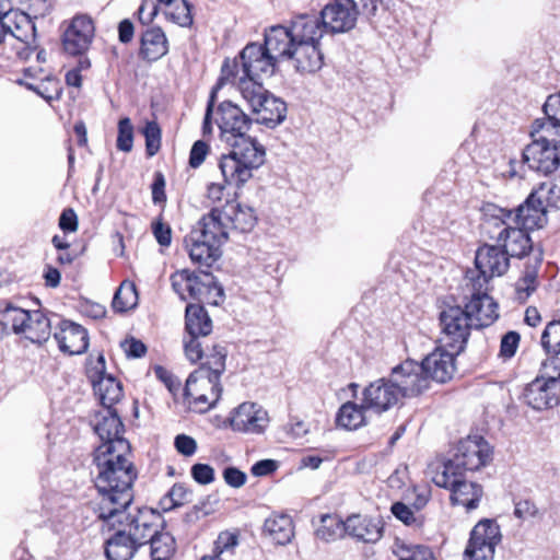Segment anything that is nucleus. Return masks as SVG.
Segmentation results:
<instances>
[{"label": "nucleus", "mask_w": 560, "mask_h": 560, "mask_svg": "<svg viewBox=\"0 0 560 560\" xmlns=\"http://www.w3.org/2000/svg\"><path fill=\"white\" fill-rule=\"evenodd\" d=\"M522 162L530 171L549 175L558 170L560 155L558 148L545 145L542 142H530L523 151Z\"/></svg>", "instance_id": "obj_22"}, {"label": "nucleus", "mask_w": 560, "mask_h": 560, "mask_svg": "<svg viewBox=\"0 0 560 560\" xmlns=\"http://www.w3.org/2000/svg\"><path fill=\"white\" fill-rule=\"evenodd\" d=\"M347 535L364 542H376L383 535L380 521L354 514L346 520Z\"/></svg>", "instance_id": "obj_30"}, {"label": "nucleus", "mask_w": 560, "mask_h": 560, "mask_svg": "<svg viewBox=\"0 0 560 560\" xmlns=\"http://www.w3.org/2000/svg\"><path fill=\"white\" fill-rule=\"evenodd\" d=\"M264 532L276 544L287 545L294 537V526L289 515H271L264 524Z\"/></svg>", "instance_id": "obj_34"}, {"label": "nucleus", "mask_w": 560, "mask_h": 560, "mask_svg": "<svg viewBox=\"0 0 560 560\" xmlns=\"http://www.w3.org/2000/svg\"><path fill=\"white\" fill-rule=\"evenodd\" d=\"M133 143V127L128 117L121 118L118 122L117 149L130 152Z\"/></svg>", "instance_id": "obj_51"}, {"label": "nucleus", "mask_w": 560, "mask_h": 560, "mask_svg": "<svg viewBox=\"0 0 560 560\" xmlns=\"http://www.w3.org/2000/svg\"><path fill=\"white\" fill-rule=\"evenodd\" d=\"M175 448L184 456H192L197 451V442L189 435L178 434L174 441Z\"/></svg>", "instance_id": "obj_62"}, {"label": "nucleus", "mask_w": 560, "mask_h": 560, "mask_svg": "<svg viewBox=\"0 0 560 560\" xmlns=\"http://www.w3.org/2000/svg\"><path fill=\"white\" fill-rule=\"evenodd\" d=\"M537 284V270L536 268H527L521 279L515 284V291L518 299H527L535 290Z\"/></svg>", "instance_id": "obj_49"}, {"label": "nucleus", "mask_w": 560, "mask_h": 560, "mask_svg": "<svg viewBox=\"0 0 560 560\" xmlns=\"http://www.w3.org/2000/svg\"><path fill=\"white\" fill-rule=\"evenodd\" d=\"M520 340L521 336L516 331L511 330L503 335L500 342L499 357L503 360H509L513 358L520 346Z\"/></svg>", "instance_id": "obj_53"}, {"label": "nucleus", "mask_w": 560, "mask_h": 560, "mask_svg": "<svg viewBox=\"0 0 560 560\" xmlns=\"http://www.w3.org/2000/svg\"><path fill=\"white\" fill-rule=\"evenodd\" d=\"M541 345L548 353L553 355L560 353V320L550 322L546 326L541 336Z\"/></svg>", "instance_id": "obj_46"}, {"label": "nucleus", "mask_w": 560, "mask_h": 560, "mask_svg": "<svg viewBox=\"0 0 560 560\" xmlns=\"http://www.w3.org/2000/svg\"><path fill=\"white\" fill-rule=\"evenodd\" d=\"M168 51V43L161 27H151L144 31L140 39L139 56L149 62L156 61Z\"/></svg>", "instance_id": "obj_31"}, {"label": "nucleus", "mask_w": 560, "mask_h": 560, "mask_svg": "<svg viewBox=\"0 0 560 560\" xmlns=\"http://www.w3.org/2000/svg\"><path fill=\"white\" fill-rule=\"evenodd\" d=\"M229 218V228H233L243 233L250 232L257 222L255 211L250 207L238 203L228 205L223 208Z\"/></svg>", "instance_id": "obj_38"}, {"label": "nucleus", "mask_w": 560, "mask_h": 560, "mask_svg": "<svg viewBox=\"0 0 560 560\" xmlns=\"http://www.w3.org/2000/svg\"><path fill=\"white\" fill-rule=\"evenodd\" d=\"M191 491L183 483H175L168 491L166 498L171 501V506H180L190 501Z\"/></svg>", "instance_id": "obj_58"}, {"label": "nucleus", "mask_w": 560, "mask_h": 560, "mask_svg": "<svg viewBox=\"0 0 560 560\" xmlns=\"http://www.w3.org/2000/svg\"><path fill=\"white\" fill-rule=\"evenodd\" d=\"M128 441H116L109 446H97L94 451L92 474L98 501L95 512L105 511L113 515L117 506H126L133 500L132 485L137 470L130 460Z\"/></svg>", "instance_id": "obj_1"}, {"label": "nucleus", "mask_w": 560, "mask_h": 560, "mask_svg": "<svg viewBox=\"0 0 560 560\" xmlns=\"http://www.w3.org/2000/svg\"><path fill=\"white\" fill-rule=\"evenodd\" d=\"M184 350L187 359L196 363L197 361L201 360L202 358L207 359V355L212 354L214 351L210 353H205L202 345L199 340V337L196 336H189L188 339H185L184 341Z\"/></svg>", "instance_id": "obj_55"}, {"label": "nucleus", "mask_w": 560, "mask_h": 560, "mask_svg": "<svg viewBox=\"0 0 560 560\" xmlns=\"http://www.w3.org/2000/svg\"><path fill=\"white\" fill-rule=\"evenodd\" d=\"M432 481L440 488H445L451 491V501L454 505H463L467 511L477 509L482 495V487L476 482L467 481L465 474L455 476L448 472L445 485L438 481V470L429 469Z\"/></svg>", "instance_id": "obj_15"}, {"label": "nucleus", "mask_w": 560, "mask_h": 560, "mask_svg": "<svg viewBox=\"0 0 560 560\" xmlns=\"http://www.w3.org/2000/svg\"><path fill=\"white\" fill-rule=\"evenodd\" d=\"M30 319V311L7 305L0 310V334H22L25 323Z\"/></svg>", "instance_id": "obj_41"}, {"label": "nucleus", "mask_w": 560, "mask_h": 560, "mask_svg": "<svg viewBox=\"0 0 560 560\" xmlns=\"http://www.w3.org/2000/svg\"><path fill=\"white\" fill-rule=\"evenodd\" d=\"M185 327L188 336H208L212 330V322L206 310L199 304H188L185 312Z\"/></svg>", "instance_id": "obj_36"}, {"label": "nucleus", "mask_w": 560, "mask_h": 560, "mask_svg": "<svg viewBox=\"0 0 560 560\" xmlns=\"http://www.w3.org/2000/svg\"><path fill=\"white\" fill-rule=\"evenodd\" d=\"M139 546L124 530L117 527L106 541L105 553L108 560H131Z\"/></svg>", "instance_id": "obj_35"}, {"label": "nucleus", "mask_w": 560, "mask_h": 560, "mask_svg": "<svg viewBox=\"0 0 560 560\" xmlns=\"http://www.w3.org/2000/svg\"><path fill=\"white\" fill-rule=\"evenodd\" d=\"M277 62L275 57L270 56L261 44L250 43L244 47L237 60L226 59L221 69V77L212 88L207 104L203 119V133H210L212 130L211 116L215 103L217 92L226 83H237L238 89L243 81H257L264 77H270L276 70Z\"/></svg>", "instance_id": "obj_2"}, {"label": "nucleus", "mask_w": 560, "mask_h": 560, "mask_svg": "<svg viewBox=\"0 0 560 560\" xmlns=\"http://www.w3.org/2000/svg\"><path fill=\"white\" fill-rule=\"evenodd\" d=\"M184 243L190 259L200 266L210 267L221 256V246L192 230L185 236Z\"/></svg>", "instance_id": "obj_28"}, {"label": "nucleus", "mask_w": 560, "mask_h": 560, "mask_svg": "<svg viewBox=\"0 0 560 560\" xmlns=\"http://www.w3.org/2000/svg\"><path fill=\"white\" fill-rule=\"evenodd\" d=\"M150 542V556L152 560H172L176 551L175 538L167 532H156Z\"/></svg>", "instance_id": "obj_42"}, {"label": "nucleus", "mask_w": 560, "mask_h": 560, "mask_svg": "<svg viewBox=\"0 0 560 560\" xmlns=\"http://www.w3.org/2000/svg\"><path fill=\"white\" fill-rule=\"evenodd\" d=\"M213 353L207 355V361L188 376L185 385V396L191 398L199 411H207L220 399L222 386L220 376L225 371L226 351L221 346H213Z\"/></svg>", "instance_id": "obj_3"}, {"label": "nucleus", "mask_w": 560, "mask_h": 560, "mask_svg": "<svg viewBox=\"0 0 560 560\" xmlns=\"http://www.w3.org/2000/svg\"><path fill=\"white\" fill-rule=\"evenodd\" d=\"M402 399L421 395L430 386L419 362L406 360L392 369L388 375Z\"/></svg>", "instance_id": "obj_16"}, {"label": "nucleus", "mask_w": 560, "mask_h": 560, "mask_svg": "<svg viewBox=\"0 0 560 560\" xmlns=\"http://www.w3.org/2000/svg\"><path fill=\"white\" fill-rule=\"evenodd\" d=\"M138 304L136 285L130 281H122L116 290L112 306L118 313L127 312Z\"/></svg>", "instance_id": "obj_44"}, {"label": "nucleus", "mask_w": 560, "mask_h": 560, "mask_svg": "<svg viewBox=\"0 0 560 560\" xmlns=\"http://www.w3.org/2000/svg\"><path fill=\"white\" fill-rule=\"evenodd\" d=\"M491 445L479 435H468L460 440L452 458L446 462H438L430 465L429 469L438 470V481L445 485L448 472L459 476L467 471H477L486 467L492 460Z\"/></svg>", "instance_id": "obj_5"}, {"label": "nucleus", "mask_w": 560, "mask_h": 560, "mask_svg": "<svg viewBox=\"0 0 560 560\" xmlns=\"http://www.w3.org/2000/svg\"><path fill=\"white\" fill-rule=\"evenodd\" d=\"M94 432L101 440L98 446H109L116 441H127L122 434L124 423L115 408H102L91 420Z\"/></svg>", "instance_id": "obj_23"}, {"label": "nucleus", "mask_w": 560, "mask_h": 560, "mask_svg": "<svg viewBox=\"0 0 560 560\" xmlns=\"http://www.w3.org/2000/svg\"><path fill=\"white\" fill-rule=\"evenodd\" d=\"M512 221L501 217V214L494 215L492 219L486 220L483 229L490 233V228L494 226L499 229L497 235H490L491 238L497 241V244L506 254L508 257L522 258L528 254L532 249V241L525 229L522 226H512Z\"/></svg>", "instance_id": "obj_11"}, {"label": "nucleus", "mask_w": 560, "mask_h": 560, "mask_svg": "<svg viewBox=\"0 0 560 560\" xmlns=\"http://www.w3.org/2000/svg\"><path fill=\"white\" fill-rule=\"evenodd\" d=\"M51 324L40 311L30 312V319L24 325L22 334L34 343H42L50 336Z\"/></svg>", "instance_id": "obj_39"}, {"label": "nucleus", "mask_w": 560, "mask_h": 560, "mask_svg": "<svg viewBox=\"0 0 560 560\" xmlns=\"http://www.w3.org/2000/svg\"><path fill=\"white\" fill-rule=\"evenodd\" d=\"M292 60L295 62V69L300 72L314 73L320 70L324 65L320 43L296 45Z\"/></svg>", "instance_id": "obj_32"}, {"label": "nucleus", "mask_w": 560, "mask_h": 560, "mask_svg": "<svg viewBox=\"0 0 560 560\" xmlns=\"http://www.w3.org/2000/svg\"><path fill=\"white\" fill-rule=\"evenodd\" d=\"M364 406L382 413L398 406L402 398L389 376L371 382L362 392Z\"/></svg>", "instance_id": "obj_18"}, {"label": "nucleus", "mask_w": 560, "mask_h": 560, "mask_svg": "<svg viewBox=\"0 0 560 560\" xmlns=\"http://www.w3.org/2000/svg\"><path fill=\"white\" fill-rule=\"evenodd\" d=\"M394 553L397 560H436L430 548L422 545H408L404 541L395 544Z\"/></svg>", "instance_id": "obj_45"}, {"label": "nucleus", "mask_w": 560, "mask_h": 560, "mask_svg": "<svg viewBox=\"0 0 560 560\" xmlns=\"http://www.w3.org/2000/svg\"><path fill=\"white\" fill-rule=\"evenodd\" d=\"M238 544L236 534L230 532H222L214 542V555L222 558L224 555L233 553L234 548Z\"/></svg>", "instance_id": "obj_54"}, {"label": "nucleus", "mask_w": 560, "mask_h": 560, "mask_svg": "<svg viewBox=\"0 0 560 560\" xmlns=\"http://www.w3.org/2000/svg\"><path fill=\"white\" fill-rule=\"evenodd\" d=\"M92 383L94 392L98 396L103 408H113V406L121 399V384L112 375L101 372L98 378L93 380Z\"/></svg>", "instance_id": "obj_33"}, {"label": "nucleus", "mask_w": 560, "mask_h": 560, "mask_svg": "<svg viewBox=\"0 0 560 560\" xmlns=\"http://www.w3.org/2000/svg\"><path fill=\"white\" fill-rule=\"evenodd\" d=\"M215 124L220 129L221 140L228 143L246 136L252 119L236 104L224 101L217 109Z\"/></svg>", "instance_id": "obj_17"}, {"label": "nucleus", "mask_w": 560, "mask_h": 560, "mask_svg": "<svg viewBox=\"0 0 560 560\" xmlns=\"http://www.w3.org/2000/svg\"><path fill=\"white\" fill-rule=\"evenodd\" d=\"M192 272L188 270H179L171 276L173 290L179 295L183 301L188 299V290L191 284Z\"/></svg>", "instance_id": "obj_52"}, {"label": "nucleus", "mask_w": 560, "mask_h": 560, "mask_svg": "<svg viewBox=\"0 0 560 560\" xmlns=\"http://www.w3.org/2000/svg\"><path fill=\"white\" fill-rule=\"evenodd\" d=\"M167 18L179 26H190L192 23L191 7L186 0L175 2L173 10L166 13Z\"/></svg>", "instance_id": "obj_50"}, {"label": "nucleus", "mask_w": 560, "mask_h": 560, "mask_svg": "<svg viewBox=\"0 0 560 560\" xmlns=\"http://www.w3.org/2000/svg\"><path fill=\"white\" fill-rule=\"evenodd\" d=\"M228 144L231 147V151L229 154L222 155L219 167L225 183L240 187L252 178L254 170L264 164L265 148L247 136Z\"/></svg>", "instance_id": "obj_4"}, {"label": "nucleus", "mask_w": 560, "mask_h": 560, "mask_svg": "<svg viewBox=\"0 0 560 560\" xmlns=\"http://www.w3.org/2000/svg\"><path fill=\"white\" fill-rule=\"evenodd\" d=\"M558 198L560 189L552 184L544 183L514 211L498 209V212L526 231L540 229L547 223V207L553 206Z\"/></svg>", "instance_id": "obj_7"}, {"label": "nucleus", "mask_w": 560, "mask_h": 560, "mask_svg": "<svg viewBox=\"0 0 560 560\" xmlns=\"http://www.w3.org/2000/svg\"><path fill=\"white\" fill-rule=\"evenodd\" d=\"M94 23L89 15H75L63 33L65 50L71 55L83 54L94 37Z\"/></svg>", "instance_id": "obj_21"}, {"label": "nucleus", "mask_w": 560, "mask_h": 560, "mask_svg": "<svg viewBox=\"0 0 560 560\" xmlns=\"http://www.w3.org/2000/svg\"><path fill=\"white\" fill-rule=\"evenodd\" d=\"M345 534H347L346 521L330 514L322 516L320 525L316 529L318 539L329 542L343 537Z\"/></svg>", "instance_id": "obj_43"}, {"label": "nucleus", "mask_w": 560, "mask_h": 560, "mask_svg": "<svg viewBox=\"0 0 560 560\" xmlns=\"http://www.w3.org/2000/svg\"><path fill=\"white\" fill-rule=\"evenodd\" d=\"M357 0H335L320 12V20L326 32L343 33L351 30L359 14Z\"/></svg>", "instance_id": "obj_19"}, {"label": "nucleus", "mask_w": 560, "mask_h": 560, "mask_svg": "<svg viewBox=\"0 0 560 560\" xmlns=\"http://www.w3.org/2000/svg\"><path fill=\"white\" fill-rule=\"evenodd\" d=\"M121 348L128 358H141L145 354L147 351L145 345L135 338L126 339L122 341Z\"/></svg>", "instance_id": "obj_64"}, {"label": "nucleus", "mask_w": 560, "mask_h": 560, "mask_svg": "<svg viewBox=\"0 0 560 560\" xmlns=\"http://www.w3.org/2000/svg\"><path fill=\"white\" fill-rule=\"evenodd\" d=\"M238 90L257 124L275 128L285 119V103L267 91L260 82L243 81Z\"/></svg>", "instance_id": "obj_8"}, {"label": "nucleus", "mask_w": 560, "mask_h": 560, "mask_svg": "<svg viewBox=\"0 0 560 560\" xmlns=\"http://www.w3.org/2000/svg\"><path fill=\"white\" fill-rule=\"evenodd\" d=\"M59 349L69 354H81L89 347V336L85 328L73 322L62 319L54 332Z\"/></svg>", "instance_id": "obj_24"}, {"label": "nucleus", "mask_w": 560, "mask_h": 560, "mask_svg": "<svg viewBox=\"0 0 560 560\" xmlns=\"http://www.w3.org/2000/svg\"><path fill=\"white\" fill-rule=\"evenodd\" d=\"M370 408L364 406V401L355 404L352 401L345 402L337 413V424L347 430H357L365 424V411Z\"/></svg>", "instance_id": "obj_37"}, {"label": "nucleus", "mask_w": 560, "mask_h": 560, "mask_svg": "<svg viewBox=\"0 0 560 560\" xmlns=\"http://www.w3.org/2000/svg\"><path fill=\"white\" fill-rule=\"evenodd\" d=\"M97 517L112 528L119 527L139 547L145 545L158 532L159 515L151 509L133 506L132 502L126 506H117V512L114 511L113 515L105 511L98 512Z\"/></svg>", "instance_id": "obj_6"}, {"label": "nucleus", "mask_w": 560, "mask_h": 560, "mask_svg": "<svg viewBox=\"0 0 560 560\" xmlns=\"http://www.w3.org/2000/svg\"><path fill=\"white\" fill-rule=\"evenodd\" d=\"M476 270H469L465 279L479 282L485 280V284L489 285V281L493 277L504 275L510 266V258L495 245L481 246L475 257Z\"/></svg>", "instance_id": "obj_14"}, {"label": "nucleus", "mask_w": 560, "mask_h": 560, "mask_svg": "<svg viewBox=\"0 0 560 560\" xmlns=\"http://www.w3.org/2000/svg\"><path fill=\"white\" fill-rule=\"evenodd\" d=\"M145 151L149 156L155 155L161 148V128L155 121H148L143 128Z\"/></svg>", "instance_id": "obj_48"}, {"label": "nucleus", "mask_w": 560, "mask_h": 560, "mask_svg": "<svg viewBox=\"0 0 560 560\" xmlns=\"http://www.w3.org/2000/svg\"><path fill=\"white\" fill-rule=\"evenodd\" d=\"M442 326V341L444 346L455 353L464 351L470 329L475 328L468 314L459 305L448 306L440 314Z\"/></svg>", "instance_id": "obj_12"}, {"label": "nucleus", "mask_w": 560, "mask_h": 560, "mask_svg": "<svg viewBox=\"0 0 560 560\" xmlns=\"http://www.w3.org/2000/svg\"><path fill=\"white\" fill-rule=\"evenodd\" d=\"M234 431L260 434L269 423L268 412L256 402H243L232 413L230 419Z\"/></svg>", "instance_id": "obj_20"}, {"label": "nucleus", "mask_w": 560, "mask_h": 560, "mask_svg": "<svg viewBox=\"0 0 560 560\" xmlns=\"http://www.w3.org/2000/svg\"><path fill=\"white\" fill-rule=\"evenodd\" d=\"M191 477L200 485H209L214 480V470L207 464H195L191 467Z\"/></svg>", "instance_id": "obj_59"}, {"label": "nucleus", "mask_w": 560, "mask_h": 560, "mask_svg": "<svg viewBox=\"0 0 560 560\" xmlns=\"http://www.w3.org/2000/svg\"><path fill=\"white\" fill-rule=\"evenodd\" d=\"M288 28L295 45L318 44L326 33L320 16L310 14H301L294 18Z\"/></svg>", "instance_id": "obj_27"}, {"label": "nucleus", "mask_w": 560, "mask_h": 560, "mask_svg": "<svg viewBox=\"0 0 560 560\" xmlns=\"http://www.w3.org/2000/svg\"><path fill=\"white\" fill-rule=\"evenodd\" d=\"M209 152V145L201 140L194 143L189 154V165L194 168L199 167Z\"/></svg>", "instance_id": "obj_61"}, {"label": "nucleus", "mask_w": 560, "mask_h": 560, "mask_svg": "<svg viewBox=\"0 0 560 560\" xmlns=\"http://www.w3.org/2000/svg\"><path fill=\"white\" fill-rule=\"evenodd\" d=\"M525 402L535 410L553 408L560 402V359L550 358L539 375L524 390Z\"/></svg>", "instance_id": "obj_9"}, {"label": "nucleus", "mask_w": 560, "mask_h": 560, "mask_svg": "<svg viewBox=\"0 0 560 560\" xmlns=\"http://www.w3.org/2000/svg\"><path fill=\"white\" fill-rule=\"evenodd\" d=\"M390 511L396 518L401 521L407 526L420 528L423 525L422 516L416 515L413 511L402 502L394 503Z\"/></svg>", "instance_id": "obj_47"}, {"label": "nucleus", "mask_w": 560, "mask_h": 560, "mask_svg": "<svg viewBox=\"0 0 560 560\" xmlns=\"http://www.w3.org/2000/svg\"><path fill=\"white\" fill-rule=\"evenodd\" d=\"M546 118L560 125V92L549 95L544 104Z\"/></svg>", "instance_id": "obj_60"}, {"label": "nucleus", "mask_w": 560, "mask_h": 560, "mask_svg": "<svg viewBox=\"0 0 560 560\" xmlns=\"http://www.w3.org/2000/svg\"><path fill=\"white\" fill-rule=\"evenodd\" d=\"M457 354L451 349L450 351L436 349L428 354L419 363L424 375H428V382L445 383L450 381L455 372L454 357Z\"/></svg>", "instance_id": "obj_26"}, {"label": "nucleus", "mask_w": 560, "mask_h": 560, "mask_svg": "<svg viewBox=\"0 0 560 560\" xmlns=\"http://www.w3.org/2000/svg\"><path fill=\"white\" fill-rule=\"evenodd\" d=\"M191 230L196 233H201L202 237L221 246L229 237L228 214H225L223 208L213 207Z\"/></svg>", "instance_id": "obj_25"}, {"label": "nucleus", "mask_w": 560, "mask_h": 560, "mask_svg": "<svg viewBox=\"0 0 560 560\" xmlns=\"http://www.w3.org/2000/svg\"><path fill=\"white\" fill-rule=\"evenodd\" d=\"M514 515L520 520H529L538 515V509L529 500H521L515 503Z\"/></svg>", "instance_id": "obj_63"}, {"label": "nucleus", "mask_w": 560, "mask_h": 560, "mask_svg": "<svg viewBox=\"0 0 560 560\" xmlns=\"http://www.w3.org/2000/svg\"><path fill=\"white\" fill-rule=\"evenodd\" d=\"M152 233L156 242L164 247H168L172 243V229L161 219L152 222Z\"/></svg>", "instance_id": "obj_57"}, {"label": "nucleus", "mask_w": 560, "mask_h": 560, "mask_svg": "<svg viewBox=\"0 0 560 560\" xmlns=\"http://www.w3.org/2000/svg\"><path fill=\"white\" fill-rule=\"evenodd\" d=\"M530 136L532 142H542L553 148L560 147V125L548 118L536 119L533 122Z\"/></svg>", "instance_id": "obj_40"}, {"label": "nucleus", "mask_w": 560, "mask_h": 560, "mask_svg": "<svg viewBox=\"0 0 560 560\" xmlns=\"http://www.w3.org/2000/svg\"><path fill=\"white\" fill-rule=\"evenodd\" d=\"M207 197L212 203L217 205L215 207L224 208L228 205H233L230 202L229 198L225 196V186L219 183H212L208 186Z\"/></svg>", "instance_id": "obj_56"}, {"label": "nucleus", "mask_w": 560, "mask_h": 560, "mask_svg": "<svg viewBox=\"0 0 560 560\" xmlns=\"http://www.w3.org/2000/svg\"><path fill=\"white\" fill-rule=\"evenodd\" d=\"M488 290L485 280L476 282L465 279L464 294L468 301L463 310L469 315L475 328L490 326L499 316L498 304L488 294Z\"/></svg>", "instance_id": "obj_10"}, {"label": "nucleus", "mask_w": 560, "mask_h": 560, "mask_svg": "<svg viewBox=\"0 0 560 560\" xmlns=\"http://www.w3.org/2000/svg\"><path fill=\"white\" fill-rule=\"evenodd\" d=\"M500 526L493 520H481L470 533L465 557L468 560H493L497 545L501 541Z\"/></svg>", "instance_id": "obj_13"}, {"label": "nucleus", "mask_w": 560, "mask_h": 560, "mask_svg": "<svg viewBox=\"0 0 560 560\" xmlns=\"http://www.w3.org/2000/svg\"><path fill=\"white\" fill-rule=\"evenodd\" d=\"M270 56L275 57V61L280 59H292L293 50H295V42L288 26H272L265 35V44L262 45Z\"/></svg>", "instance_id": "obj_29"}]
</instances>
